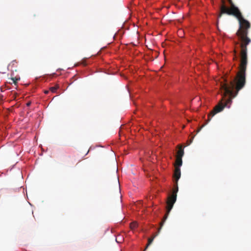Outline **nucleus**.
Wrapping results in <instances>:
<instances>
[{
	"instance_id": "f03ea898",
	"label": "nucleus",
	"mask_w": 251,
	"mask_h": 251,
	"mask_svg": "<svg viewBox=\"0 0 251 251\" xmlns=\"http://www.w3.org/2000/svg\"><path fill=\"white\" fill-rule=\"evenodd\" d=\"M177 191H178V187H177L176 189L173 191L172 194L171 196H170L168 198V201L167 202V207H166V209H167L166 213L163 218V220L160 223V228L158 229V232H159L161 227L163 226L165 220L167 219V217L168 216L169 213L170 212L171 210H172V208L173 207L174 203L176 201V196H177L176 193H177Z\"/></svg>"
},
{
	"instance_id": "0eeeda50",
	"label": "nucleus",
	"mask_w": 251,
	"mask_h": 251,
	"mask_svg": "<svg viewBox=\"0 0 251 251\" xmlns=\"http://www.w3.org/2000/svg\"><path fill=\"white\" fill-rule=\"evenodd\" d=\"M20 77H12L11 78V80H12V82L11 83H14L15 85H16L18 80H20Z\"/></svg>"
},
{
	"instance_id": "f257e3e1",
	"label": "nucleus",
	"mask_w": 251,
	"mask_h": 251,
	"mask_svg": "<svg viewBox=\"0 0 251 251\" xmlns=\"http://www.w3.org/2000/svg\"><path fill=\"white\" fill-rule=\"evenodd\" d=\"M221 1L222 4L218 18H220L223 14H227L233 16L239 22V26L236 33L238 41L236 43V45H239L241 48V59L239 71L237 75H246L248 63L247 46L251 42V39L248 36L251 24L248 21L244 18L240 10L235 5L232 0H227L230 5L229 7L226 5L224 0Z\"/></svg>"
},
{
	"instance_id": "f3484780",
	"label": "nucleus",
	"mask_w": 251,
	"mask_h": 251,
	"mask_svg": "<svg viewBox=\"0 0 251 251\" xmlns=\"http://www.w3.org/2000/svg\"><path fill=\"white\" fill-rule=\"evenodd\" d=\"M144 251H145V250Z\"/></svg>"
},
{
	"instance_id": "9d476101",
	"label": "nucleus",
	"mask_w": 251,
	"mask_h": 251,
	"mask_svg": "<svg viewBox=\"0 0 251 251\" xmlns=\"http://www.w3.org/2000/svg\"><path fill=\"white\" fill-rule=\"evenodd\" d=\"M205 124H203V125H202V126L198 129L197 132H199L205 126Z\"/></svg>"
},
{
	"instance_id": "4468645a",
	"label": "nucleus",
	"mask_w": 251,
	"mask_h": 251,
	"mask_svg": "<svg viewBox=\"0 0 251 251\" xmlns=\"http://www.w3.org/2000/svg\"><path fill=\"white\" fill-rule=\"evenodd\" d=\"M44 92H45V94H48L49 93V91L46 90V91H45Z\"/></svg>"
},
{
	"instance_id": "20e7f679",
	"label": "nucleus",
	"mask_w": 251,
	"mask_h": 251,
	"mask_svg": "<svg viewBox=\"0 0 251 251\" xmlns=\"http://www.w3.org/2000/svg\"><path fill=\"white\" fill-rule=\"evenodd\" d=\"M184 154V150L182 147L181 146L179 147L178 150L177 152L176 158H182Z\"/></svg>"
},
{
	"instance_id": "dca6fc26",
	"label": "nucleus",
	"mask_w": 251,
	"mask_h": 251,
	"mask_svg": "<svg viewBox=\"0 0 251 251\" xmlns=\"http://www.w3.org/2000/svg\"><path fill=\"white\" fill-rule=\"evenodd\" d=\"M0 90H1V91H2V89H1V88L0 87Z\"/></svg>"
},
{
	"instance_id": "ddd939ff",
	"label": "nucleus",
	"mask_w": 251,
	"mask_h": 251,
	"mask_svg": "<svg viewBox=\"0 0 251 251\" xmlns=\"http://www.w3.org/2000/svg\"><path fill=\"white\" fill-rule=\"evenodd\" d=\"M234 53L235 57H236V50H234Z\"/></svg>"
},
{
	"instance_id": "1a4fd4ad",
	"label": "nucleus",
	"mask_w": 251,
	"mask_h": 251,
	"mask_svg": "<svg viewBox=\"0 0 251 251\" xmlns=\"http://www.w3.org/2000/svg\"><path fill=\"white\" fill-rule=\"evenodd\" d=\"M137 224L136 222H133V223H131L130 225V227L132 229L136 228L137 227Z\"/></svg>"
},
{
	"instance_id": "423d86ee",
	"label": "nucleus",
	"mask_w": 251,
	"mask_h": 251,
	"mask_svg": "<svg viewBox=\"0 0 251 251\" xmlns=\"http://www.w3.org/2000/svg\"><path fill=\"white\" fill-rule=\"evenodd\" d=\"M156 235H154L153 237H152L151 238H149V239H148V244H147V246H146V248H145V250H146L148 248V247H149V246L151 244V243L152 242V241H153V240L154 238H155V237Z\"/></svg>"
},
{
	"instance_id": "39448f33",
	"label": "nucleus",
	"mask_w": 251,
	"mask_h": 251,
	"mask_svg": "<svg viewBox=\"0 0 251 251\" xmlns=\"http://www.w3.org/2000/svg\"><path fill=\"white\" fill-rule=\"evenodd\" d=\"M182 158H176V167H180L182 165Z\"/></svg>"
},
{
	"instance_id": "9b49d317",
	"label": "nucleus",
	"mask_w": 251,
	"mask_h": 251,
	"mask_svg": "<svg viewBox=\"0 0 251 251\" xmlns=\"http://www.w3.org/2000/svg\"><path fill=\"white\" fill-rule=\"evenodd\" d=\"M194 138V137H192V139H191L189 141V143H188V145H189L192 142V141H193V139Z\"/></svg>"
},
{
	"instance_id": "7ed1b4c3",
	"label": "nucleus",
	"mask_w": 251,
	"mask_h": 251,
	"mask_svg": "<svg viewBox=\"0 0 251 251\" xmlns=\"http://www.w3.org/2000/svg\"><path fill=\"white\" fill-rule=\"evenodd\" d=\"M181 176L180 169L179 167H176L175 172L174 174V177L176 180V183L177 184V181L179 179Z\"/></svg>"
},
{
	"instance_id": "f8f14e48",
	"label": "nucleus",
	"mask_w": 251,
	"mask_h": 251,
	"mask_svg": "<svg viewBox=\"0 0 251 251\" xmlns=\"http://www.w3.org/2000/svg\"><path fill=\"white\" fill-rule=\"evenodd\" d=\"M30 104H31V102H30V101H29V102H28L26 103V105H27V106H30Z\"/></svg>"
},
{
	"instance_id": "6e6552de",
	"label": "nucleus",
	"mask_w": 251,
	"mask_h": 251,
	"mask_svg": "<svg viewBox=\"0 0 251 251\" xmlns=\"http://www.w3.org/2000/svg\"><path fill=\"white\" fill-rule=\"evenodd\" d=\"M59 88V86L57 85L55 86L51 87L50 88V90L52 93L55 92L56 90Z\"/></svg>"
},
{
	"instance_id": "2eb2a0df",
	"label": "nucleus",
	"mask_w": 251,
	"mask_h": 251,
	"mask_svg": "<svg viewBox=\"0 0 251 251\" xmlns=\"http://www.w3.org/2000/svg\"><path fill=\"white\" fill-rule=\"evenodd\" d=\"M2 96L1 95H0V100H2Z\"/></svg>"
}]
</instances>
